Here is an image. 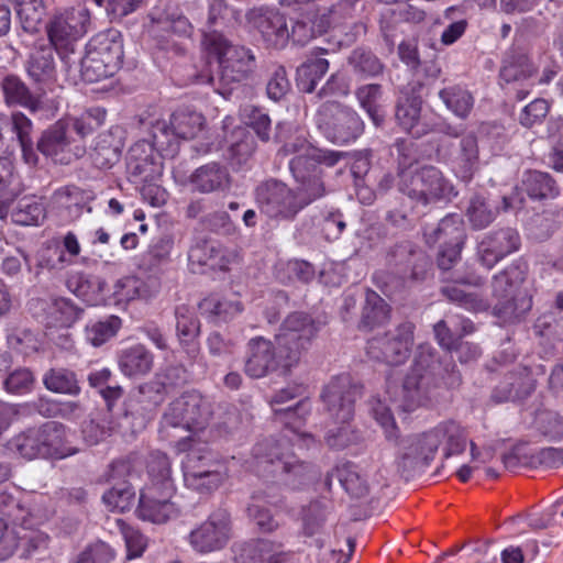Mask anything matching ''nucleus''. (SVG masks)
<instances>
[{
    "label": "nucleus",
    "mask_w": 563,
    "mask_h": 563,
    "mask_svg": "<svg viewBox=\"0 0 563 563\" xmlns=\"http://www.w3.org/2000/svg\"><path fill=\"white\" fill-rule=\"evenodd\" d=\"M231 532V515L227 509L219 508L211 512L207 520L190 531L188 542L199 553H211L227 545Z\"/></svg>",
    "instance_id": "nucleus-17"
},
{
    "label": "nucleus",
    "mask_w": 563,
    "mask_h": 563,
    "mask_svg": "<svg viewBox=\"0 0 563 563\" xmlns=\"http://www.w3.org/2000/svg\"><path fill=\"white\" fill-rule=\"evenodd\" d=\"M203 48L217 60V76L209 68L195 75L197 84H209L214 91L227 97L232 84H238L252 74L255 67V57L243 46L232 45L230 41L218 31L205 32Z\"/></svg>",
    "instance_id": "nucleus-1"
},
{
    "label": "nucleus",
    "mask_w": 563,
    "mask_h": 563,
    "mask_svg": "<svg viewBox=\"0 0 563 563\" xmlns=\"http://www.w3.org/2000/svg\"><path fill=\"white\" fill-rule=\"evenodd\" d=\"M329 27V20L324 15L316 13H306L297 19L290 33V40L297 45H306L312 38L327 32Z\"/></svg>",
    "instance_id": "nucleus-44"
},
{
    "label": "nucleus",
    "mask_w": 563,
    "mask_h": 563,
    "mask_svg": "<svg viewBox=\"0 0 563 563\" xmlns=\"http://www.w3.org/2000/svg\"><path fill=\"white\" fill-rule=\"evenodd\" d=\"M423 236L428 244L463 245L465 241L464 222L459 214H448L435 227L424 225Z\"/></svg>",
    "instance_id": "nucleus-33"
},
{
    "label": "nucleus",
    "mask_w": 563,
    "mask_h": 563,
    "mask_svg": "<svg viewBox=\"0 0 563 563\" xmlns=\"http://www.w3.org/2000/svg\"><path fill=\"white\" fill-rule=\"evenodd\" d=\"M526 278L525 269L511 264L493 277L492 289L496 298L494 314L504 322L520 320L532 307V300L520 286Z\"/></svg>",
    "instance_id": "nucleus-7"
},
{
    "label": "nucleus",
    "mask_w": 563,
    "mask_h": 563,
    "mask_svg": "<svg viewBox=\"0 0 563 563\" xmlns=\"http://www.w3.org/2000/svg\"><path fill=\"white\" fill-rule=\"evenodd\" d=\"M318 331V324L308 313L296 311L286 317L275 341L287 353L286 360L298 364Z\"/></svg>",
    "instance_id": "nucleus-13"
},
{
    "label": "nucleus",
    "mask_w": 563,
    "mask_h": 563,
    "mask_svg": "<svg viewBox=\"0 0 563 563\" xmlns=\"http://www.w3.org/2000/svg\"><path fill=\"white\" fill-rule=\"evenodd\" d=\"M143 139L134 143L126 157L128 178L133 184L148 183L159 174L154 152L157 151L154 139Z\"/></svg>",
    "instance_id": "nucleus-23"
},
{
    "label": "nucleus",
    "mask_w": 563,
    "mask_h": 563,
    "mask_svg": "<svg viewBox=\"0 0 563 563\" xmlns=\"http://www.w3.org/2000/svg\"><path fill=\"white\" fill-rule=\"evenodd\" d=\"M70 432L59 422L43 423L44 459L63 460L80 450L70 440Z\"/></svg>",
    "instance_id": "nucleus-30"
},
{
    "label": "nucleus",
    "mask_w": 563,
    "mask_h": 563,
    "mask_svg": "<svg viewBox=\"0 0 563 563\" xmlns=\"http://www.w3.org/2000/svg\"><path fill=\"white\" fill-rule=\"evenodd\" d=\"M254 198L261 213L275 221H292L302 210L296 190L271 178L260 183Z\"/></svg>",
    "instance_id": "nucleus-11"
},
{
    "label": "nucleus",
    "mask_w": 563,
    "mask_h": 563,
    "mask_svg": "<svg viewBox=\"0 0 563 563\" xmlns=\"http://www.w3.org/2000/svg\"><path fill=\"white\" fill-rule=\"evenodd\" d=\"M187 380V372L181 365H168L161 373H157L155 379L140 387L141 393L145 389H155L157 393L166 391L168 388H174L183 385Z\"/></svg>",
    "instance_id": "nucleus-57"
},
{
    "label": "nucleus",
    "mask_w": 563,
    "mask_h": 563,
    "mask_svg": "<svg viewBox=\"0 0 563 563\" xmlns=\"http://www.w3.org/2000/svg\"><path fill=\"white\" fill-rule=\"evenodd\" d=\"M347 66L360 79L376 78L383 75L385 64L380 58L366 47H356L347 56Z\"/></svg>",
    "instance_id": "nucleus-43"
},
{
    "label": "nucleus",
    "mask_w": 563,
    "mask_h": 563,
    "mask_svg": "<svg viewBox=\"0 0 563 563\" xmlns=\"http://www.w3.org/2000/svg\"><path fill=\"white\" fill-rule=\"evenodd\" d=\"M67 285L77 297L95 306L102 300L106 282L99 277L78 274L70 278Z\"/></svg>",
    "instance_id": "nucleus-47"
},
{
    "label": "nucleus",
    "mask_w": 563,
    "mask_h": 563,
    "mask_svg": "<svg viewBox=\"0 0 563 563\" xmlns=\"http://www.w3.org/2000/svg\"><path fill=\"white\" fill-rule=\"evenodd\" d=\"M31 305L41 309L42 322L49 328H67L74 324L82 314L84 309L68 298H55L49 301L33 299Z\"/></svg>",
    "instance_id": "nucleus-27"
},
{
    "label": "nucleus",
    "mask_w": 563,
    "mask_h": 563,
    "mask_svg": "<svg viewBox=\"0 0 563 563\" xmlns=\"http://www.w3.org/2000/svg\"><path fill=\"white\" fill-rule=\"evenodd\" d=\"M1 89L8 106H21L33 113L42 108L43 93L36 87L32 91L16 75L5 76Z\"/></svg>",
    "instance_id": "nucleus-32"
},
{
    "label": "nucleus",
    "mask_w": 563,
    "mask_h": 563,
    "mask_svg": "<svg viewBox=\"0 0 563 563\" xmlns=\"http://www.w3.org/2000/svg\"><path fill=\"white\" fill-rule=\"evenodd\" d=\"M244 123L250 126L262 142H269L272 121L269 115L255 106H245L242 109Z\"/></svg>",
    "instance_id": "nucleus-61"
},
{
    "label": "nucleus",
    "mask_w": 563,
    "mask_h": 563,
    "mask_svg": "<svg viewBox=\"0 0 563 563\" xmlns=\"http://www.w3.org/2000/svg\"><path fill=\"white\" fill-rule=\"evenodd\" d=\"M11 125L20 143L24 162L29 165H36L38 157L31 139L32 121L24 113L15 111L11 115Z\"/></svg>",
    "instance_id": "nucleus-48"
},
{
    "label": "nucleus",
    "mask_w": 563,
    "mask_h": 563,
    "mask_svg": "<svg viewBox=\"0 0 563 563\" xmlns=\"http://www.w3.org/2000/svg\"><path fill=\"white\" fill-rule=\"evenodd\" d=\"M121 325L122 321L118 316H108L104 319L90 322L86 325V339L91 345L101 346L115 336Z\"/></svg>",
    "instance_id": "nucleus-53"
},
{
    "label": "nucleus",
    "mask_w": 563,
    "mask_h": 563,
    "mask_svg": "<svg viewBox=\"0 0 563 563\" xmlns=\"http://www.w3.org/2000/svg\"><path fill=\"white\" fill-rule=\"evenodd\" d=\"M44 386L56 394L78 395L80 387L74 372L67 368H51L43 376Z\"/></svg>",
    "instance_id": "nucleus-51"
},
{
    "label": "nucleus",
    "mask_w": 563,
    "mask_h": 563,
    "mask_svg": "<svg viewBox=\"0 0 563 563\" xmlns=\"http://www.w3.org/2000/svg\"><path fill=\"white\" fill-rule=\"evenodd\" d=\"M214 413V402L197 390L186 391L165 409L159 433L169 441L188 439L191 432L203 430Z\"/></svg>",
    "instance_id": "nucleus-4"
},
{
    "label": "nucleus",
    "mask_w": 563,
    "mask_h": 563,
    "mask_svg": "<svg viewBox=\"0 0 563 563\" xmlns=\"http://www.w3.org/2000/svg\"><path fill=\"white\" fill-rule=\"evenodd\" d=\"M399 191L416 203L428 206L441 200H450L457 192L442 170L432 165H423L412 172L401 173Z\"/></svg>",
    "instance_id": "nucleus-10"
},
{
    "label": "nucleus",
    "mask_w": 563,
    "mask_h": 563,
    "mask_svg": "<svg viewBox=\"0 0 563 563\" xmlns=\"http://www.w3.org/2000/svg\"><path fill=\"white\" fill-rule=\"evenodd\" d=\"M286 356L276 342L263 336L253 338L246 346L244 373L251 378H262L279 369L286 373L297 365L288 362Z\"/></svg>",
    "instance_id": "nucleus-15"
},
{
    "label": "nucleus",
    "mask_w": 563,
    "mask_h": 563,
    "mask_svg": "<svg viewBox=\"0 0 563 563\" xmlns=\"http://www.w3.org/2000/svg\"><path fill=\"white\" fill-rule=\"evenodd\" d=\"M55 49L43 45L32 52L25 62V71L34 87L43 95L56 80Z\"/></svg>",
    "instance_id": "nucleus-26"
},
{
    "label": "nucleus",
    "mask_w": 563,
    "mask_h": 563,
    "mask_svg": "<svg viewBox=\"0 0 563 563\" xmlns=\"http://www.w3.org/2000/svg\"><path fill=\"white\" fill-rule=\"evenodd\" d=\"M441 365L437 352L430 345H419L413 363L400 387L388 388L391 401L402 411L412 412L438 401L441 386L438 377Z\"/></svg>",
    "instance_id": "nucleus-2"
},
{
    "label": "nucleus",
    "mask_w": 563,
    "mask_h": 563,
    "mask_svg": "<svg viewBox=\"0 0 563 563\" xmlns=\"http://www.w3.org/2000/svg\"><path fill=\"white\" fill-rule=\"evenodd\" d=\"M253 26L262 34L268 46L280 49L290 40L287 20L284 14L276 10L260 9L251 13Z\"/></svg>",
    "instance_id": "nucleus-25"
},
{
    "label": "nucleus",
    "mask_w": 563,
    "mask_h": 563,
    "mask_svg": "<svg viewBox=\"0 0 563 563\" xmlns=\"http://www.w3.org/2000/svg\"><path fill=\"white\" fill-rule=\"evenodd\" d=\"M382 93V86L378 84H366L355 90V97L360 106L377 126L384 121V114L380 112L378 104Z\"/></svg>",
    "instance_id": "nucleus-54"
},
{
    "label": "nucleus",
    "mask_w": 563,
    "mask_h": 563,
    "mask_svg": "<svg viewBox=\"0 0 563 563\" xmlns=\"http://www.w3.org/2000/svg\"><path fill=\"white\" fill-rule=\"evenodd\" d=\"M285 152L296 154L289 162L294 177L299 183L296 190L303 209L327 192L322 169L319 164L335 165L345 154L338 151L320 150L305 142L288 143Z\"/></svg>",
    "instance_id": "nucleus-3"
},
{
    "label": "nucleus",
    "mask_w": 563,
    "mask_h": 563,
    "mask_svg": "<svg viewBox=\"0 0 563 563\" xmlns=\"http://www.w3.org/2000/svg\"><path fill=\"white\" fill-rule=\"evenodd\" d=\"M36 148L43 155L57 163L69 164L86 153V147L78 143L63 119L47 128L37 141Z\"/></svg>",
    "instance_id": "nucleus-20"
},
{
    "label": "nucleus",
    "mask_w": 563,
    "mask_h": 563,
    "mask_svg": "<svg viewBox=\"0 0 563 563\" xmlns=\"http://www.w3.org/2000/svg\"><path fill=\"white\" fill-rule=\"evenodd\" d=\"M537 421L540 432L550 441L563 439V416L561 413L543 411L539 413Z\"/></svg>",
    "instance_id": "nucleus-64"
},
{
    "label": "nucleus",
    "mask_w": 563,
    "mask_h": 563,
    "mask_svg": "<svg viewBox=\"0 0 563 563\" xmlns=\"http://www.w3.org/2000/svg\"><path fill=\"white\" fill-rule=\"evenodd\" d=\"M325 53L323 48L312 49L306 62L297 68L299 86L305 92L314 91L318 81L327 74L329 62L321 57Z\"/></svg>",
    "instance_id": "nucleus-41"
},
{
    "label": "nucleus",
    "mask_w": 563,
    "mask_h": 563,
    "mask_svg": "<svg viewBox=\"0 0 563 563\" xmlns=\"http://www.w3.org/2000/svg\"><path fill=\"white\" fill-rule=\"evenodd\" d=\"M336 479L342 488L353 498H363L368 495L369 487L360 474L357 466L351 462H344L328 473L325 482L331 486Z\"/></svg>",
    "instance_id": "nucleus-38"
},
{
    "label": "nucleus",
    "mask_w": 563,
    "mask_h": 563,
    "mask_svg": "<svg viewBox=\"0 0 563 563\" xmlns=\"http://www.w3.org/2000/svg\"><path fill=\"white\" fill-rule=\"evenodd\" d=\"M311 411V405L308 399L299 400L295 406L274 408V418L276 421L284 423L287 428L297 432L301 427L306 417Z\"/></svg>",
    "instance_id": "nucleus-59"
},
{
    "label": "nucleus",
    "mask_w": 563,
    "mask_h": 563,
    "mask_svg": "<svg viewBox=\"0 0 563 563\" xmlns=\"http://www.w3.org/2000/svg\"><path fill=\"white\" fill-rule=\"evenodd\" d=\"M123 146L122 130L111 128L95 139L89 152L90 159L97 168H111L119 162Z\"/></svg>",
    "instance_id": "nucleus-28"
},
{
    "label": "nucleus",
    "mask_w": 563,
    "mask_h": 563,
    "mask_svg": "<svg viewBox=\"0 0 563 563\" xmlns=\"http://www.w3.org/2000/svg\"><path fill=\"white\" fill-rule=\"evenodd\" d=\"M388 318L389 307L386 301L375 291L367 290L358 324L360 329L372 330L385 323Z\"/></svg>",
    "instance_id": "nucleus-46"
},
{
    "label": "nucleus",
    "mask_w": 563,
    "mask_h": 563,
    "mask_svg": "<svg viewBox=\"0 0 563 563\" xmlns=\"http://www.w3.org/2000/svg\"><path fill=\"white\" fill-rule=\"evenodd\" d=\"M147 473L151 483L147 486H166V484L174 485L172 479V467L169 457L161 452H151L147 459Z\"/></svg>",
    "instance_id": "nucleus-56"
},
{
    "label": "nucleus",
    "mask_w": 563,
    "mask_h": 563,
    "mask_svg": "<svg viewBox=\"0 0 563 563\" xmlns=\"http://www.w3.org/2000/svg\"><path fill=\"white\" fill-rule=\"evenodd\" d=\"M316 122L328 140L339 144L356 140L364 126L353 109L336 101L322 103L317 111Z\"/></svg>",
    "instance_id": "nucleus-12"
},
{
    "label": "nucleus",
    "mask_w": 563,
    "mask_h": 563,
    "mask_svg": "<svg viewBox=\"0 0 563 563\" xmlns=\"http://www.w3.org/2000/svg\"><path fill=\"white\" fill-rule=\"evenodd\" d=\"M496 214V208H493L484 197L474 195L470 199L466 217L474 229L481 230L488 227Z\"/></svg>",
    "instance_id": "nucleus-58"
},
{
    "label": "nucleus",
    "mask_w": 563,
    "mask_h": 563,
    "mask_svg": "<svg viewBox=\"0 0 563 563\" xmlns=\"http://www.w3.org/2000/svg\"><path fill=\"white\" fill-rule=\"evenodd\" d=\"M227 479V473L221 463L192 451L184 464V482L186 487L201 495L217 490Z\"/></svg>",
    "instance_id": "nucleus-18"
},
{
    "label": "nucleus",
    "mask_w": 563,
    "mask_h": 563,
    "mask_svg": "<svg viewBox=\"0 0 563 563\" xmlns=\"http://www.w3.org/2000/svg\"><path fill=\"white\" fill-rule=\"evenodd\" d=\"M135 492L132 486L126 482H121L106 492L102 500L110 510L123 512L132 507Z\"/></svg>",
    "instance_id": "nucleus-62"
},
{
    "label": "nucleus",
    "mask_w": 563,
    "mask_h": 563,
    "mask_svg": "<svg viewBox=\"0 0 563 563\" xmlns=\"http://www.w3.org/2000/svg\"><path fill=\"white\" fill-rule=\"evenodd\" d=\"M520 246V236L511 228L490 232L478 243L479 262L487 268H493L505 256L516 252Z\"/></svg>",
    "instance_id": "nucleus-24"
},
{
    "label": "nucleus",
    "mask_w": 563,
    "mask_h": 563,
    "mask_svg": "<svg viewBox=\"0 0 563 563\" xmlns=\"http://www.w3.org/2000/svg\"><path fill=\"white\" fill-rule=\"evenodd\" d=\"M386 264L401 278L422 280L426 278L431 262L423 250L411 241H401L389 247Z\"/></svg>",
    "instance_id": "nucleus-21"
},
{
    "label": "nucleus",
    "mask_w": 563,
    "mask_h": 563,
    "mask_svg": "<svg viewBox=\"0 0 563 563\" xmlns=\"http://www.w3.org/2000/svg\"><path fill=\"white\" fill-rule=\"evenodd\" d=\"M106 118V111L99 108L88 110L78 118L63 119L71 135L77 134L80 139L91 134L100 126Z\"/></svg>",
    "instance_id": "nucleus-55"
},
{
    "label": "nucleus",
    "mask_w": 563,
    "mask_h": 563,
    "mask_svg": "<svg viewBox=\"0 0 563 563\" xmlns=\"http://www.w3.org/2000/svg\"><path fill=\"white\" fill-rule=\"evenodd\" d=\"M188 261L192 267L196 265L209 266L212 269H224L227 267L222 250L209 242H201L191 246L188 252Z\"/></svg>",
    "instance_id": "nucleus-49"
},
{
    "label": "nucleus",
    "mask_w": 563,
    "mask_h": 563,
    "mask_svg": "<svg viewBox=\"0 0 563 563\" xmlns=\"http://www.w3.org/2000/svg\"><path fill=\"white\" fill-rule=\"evenodd\" d=\"M520 190L533 200L543 205L560 196V187L548 173L526 170L521 177Z\"/></svg>",
    "instance_id": "nucleus-34"
},
{
    "label": "nucleus",
    "mask_w": 563,
    "mask_h": 563,
    "mask_svg": "<svg viewBox=\"0 0 563 563\" xmlns=\"http://www.w3.org/2000/svg\"><path fill=\"white\" fill-rule=\"evenodd\" d=\"M20 192L21 183L12 161L8 157H0V197L15 199Z\"/></svg>",
    "instance_id": "nucleus-63"
},
{
    "label": "nucleus",
    "mask_w": 563,
    "mask_h": 563,
    "mask_svg": "<svg viewBox=\"0 0 563 563\" xmlns=\"http://www.w3.org/2000/svg\"><path fill=\"white\" fill-rule=\"evenodd\" d=\"M443 440H445V460L465 451L464 430L459 423L446 421L428 432L412 435L407 440L401 455L402 468L411 472L429 466Z\"/></svg>",
    "instance_id": "nucleus-5"
},
{
    "label": "nucleus",
    "mask_w": 563,
    "mask_h": 563,
    "mask_svg": "<svg viewBox=\"0 0 563 563\" xmlns=\"http://www.w3.org/2000/svg\"><path fill=\"white\" fill-rule=\"evenodd\" d=\"M71 59H76L79 65V71L81 79L86 82L93 84L107 79L114 75L115 70L106 65L101 59H98L95 55L85 49V55L80 58L75 55Z\"/></svg>",
    "instance_id": "nucleus-52"
},
{
    "label": "nucleus",
    "mask_w": 563,
    "mask_h": 563,
    "mask_svg": "<svg viewBox=\"0 0 563 563\" xmlns=\"http://www.w3.org/2000/svg\"><path fill=\"white\" fill-rule=\"evenodd\" d=\"M136 126L147 132L156 145L157 152L174 155L179 140H192L203 130L205 117L192 109L180 108L174 111L169 122L161 120L154 113L144 111L135 118Z\"/></svg>",
    "instance_id": "nucleus-6"
},
{
    "label": "nucleus",
    "mask_w": 563,
    "mask_h": 563,
    "mask_svg": "<svg viewBox=\"0 0 563 563\" xmlns=\"http://www.w3.org/2000/svg\"><path fill=\"white\" fill-rule=\"evenodd\" d=\"M89 14L84 9H65L56 11L46 23V33L52 46L60 56L67 71L77 64L71 59L78 40L86 33Z\"/></svg>",
    "instance_id": "nucleus-9"
},
{
    "label": "nucleus",
    "mask_w": 563,
    "mask_h": 563,
    "mask_svg": "<svg viewBox=\"0 0 563 563\" xmlns=\"http://www.w3.org/2000/svg\"><path fill=\"white\" fill-rule=\"evenodd\" d=\"M189 183L194 190L201 194L223 191L230 187V174L224 166L212 162L197 168Z\"/></svg>",
    "instance_id": "nucleus-35"
},
{
    "label": "nucleus",
    "mask_w": 563,
    "mask_h": 563,
    "mask_svg": "<svg viewBox=\"0 0 563 563\" xmlns=\"http://www.w3.org/2000/svg\"><path fill=\"white\" fill-rule=\"evenodd\" d=\"M47 544V536L37 529L26 526V521L13 522L11 527L0 519V561L12 556L21 549V556L27 558Z\"/></svg>",
    "instance_id": "nucleus-22"
},
{
    "label": "nucleus",
    "mask_w": 563,
    "mask_h": 563,
    "mask_svg": "<svg viewBox=\"0 0 563 563\" xmlns=\"http://www.w3.org/2000/svg\"><path fill=\"white\" fill-rule=\"evenodd\" d=\"M52 199L59 209L67 212L69 220H76L84 211L91 212L92 210L89 205L91 195L74 185L57 189Z\"/></svg>",
    "instance_id": "nucleus-39"
},
{
    "label": "nucleus",
    "mask_w": 563,
    "mask_h": 563,
    "mask_svg": "<svg viewBox=\"0 0 563 563\" xmlns=\"http://www.w3.org/2000/svg\"><path fill=\"white\" fill-rule=\"evenodd\" d=\"M253 455L258 467L288 485L301 484L314 474L312 465L299 461L297 456L286 451L284 442L273 438L257 442L253 448Z\"/></svg>",
    "instance_id": "nucleus-8"
},
{
    "label": "nucleus",
    "mask_w": 563,
    "mask_h": 563,
    "mask_svg": "<svg viewBox=\"0 0 563 563\" xmlns=\"http://www.w3.org/2000/svg\"><path fill=\"white\" fill-rule=\"evenodd\" d=\"M24 32L34 34L41 30L46 15L43 0H10Z\"/></svg>",
    "instance_id": "nucleus-45"
},
{
    "label": "nucleus",
    "mask_w": 563,
    "mask_h": 563,
    "mask_svg": "<svg viewBox=\"0 0 563 563\" xmlns=\"http://www.w3.org/2000/svg\"><path fill=\"white\" fill-rule=\"evenodd\" d=\"M11 218L19 225H38L45 219V209L41 202L24 198L18 202Z\"/></svg>",
    "instance_id": "nucleus-60"
},
{
    "label": "nucleus",
    "mask_w": 563,
    "mask_h": 563,
    "mask_svg": "<svg viewBox=\"0 0 563 563\" xmlns=\"http://www.w3.org/2000/svg\"><path fill=\"white\" fill-rule=\"evenodd\" d=\"M413 330V323L402 322L394 330L372 338L367 342V355L391 366L405 363L411 353Z\"/></svg>",
    "instance_id": "nucleus-14"
},
{
    "label": "nucleus",
    "mask_w": 563,
    "mask_h": 563,
    "mask_svg": "<svg viewBox=\"0 0 563 563\" xmlns=\"http://www.w3.org/2000/svg\"><path fill=\"white\" fill-rule=\"evenodd\" d=\"M175 485L147 486L141 492L136 509L137 517L152 523H165L180 514V508L174 500Z\"/></svg>",
    "instance_id": "nucleus-19"
},
{
    "label": "nucleus",
    "mask_w": 563,
    "mask_h": 563,
    "mask_svg": "<svg viewBox=\"0 0 563 563\" xmlns=\"http://www.w3.org/2000/svg\"><path fill=\"white\" fill-rule=\"evenodd\" d=\"M43 424L18 433L8 442V449L29 461L44 459Z\"/></svg>",
    "instance_id": "nucleus-40"
},
{
    "label": "nucleus",
    "mask_w": 563,
    "mask_h": 563,
    "mask_svg": "<svg viewBox=\"0 0 563 563\" xmlns=\"http://www.w3.org/2000/svg\"><path fill=\"white\" fill-rule=\"evenodd\" d=\"M176 329L180 343L186 353L195 358L199 353V345L196 338L200 331L199 320L187 307L181 306L176 309Z\"/></svg>",
    "instance_id": "nucleus-42"
},
{
    "label": "nucleus",
    "mask_w": 563,
    "mask_h": 563,
    "mask_svg": "<svg viewBox=\"0 0 563 563\" xmlns=\"http://www.w3.org/2000/svg\"><path fill=\"white\" fill-rule=\"evenodd\" d=\"M439 97L445 107L461 119L467 118L474 106L473 96L460 86L441 89Z\"/></svg>",
    "instance_id": "nucleus-50"
},
{
    "label": "nucleus",
    "mask_w": 563,
    "mask_h": 563,
    "mask_svg": "<svg viewBox=\"0 0 563 563\" xmlns=\"http://www.w3.org/2000/svg\"><path fill=\"white\" fill-rule=\"evenodd\" d=\"M479 148L477 137L467 134L461 139L456 155L452 159L453 172L463 181H471L478 169Z\"/></svg>",
    "instance_id": "nucleus-36"
},
{
    "label": "nucleus",
    "mask_w": 563,
    "mask_h": 563,
    "mask_svg": "<svg viewBox=\"0 0 563 563\" xmlns=\"http://www.w3.org/2000/svg\"><path fill=\"white\" fill-rule=\"evenodd\" d=\"M275 490V488H269V490L253 493L251 503L246 507L247 517L264 533L273 532L279 527V523L266 508V505L278 506L282 503L280 496Z\"/></svg>",
    "instance_id": "nucleus-31"
},
{
    "label": "nucleus",
    "mask_w": 563,
    "mask_h": 563,
    "mask_svg": "<svg viewBox=\"0 0 563 563\" xmlns=\"http://www.w3.org/2000/svg\"><path fill=\"white\" fill-rule=\"evenodd\" d=\"M118 364L125 376L140 377L152 371L154 356L144 345L135 344L119 353Z\"/></svg>",
    "instance_id": "nucleus-37"
},
{
    "label": "nucleus",
    "mask_w": 563,
    "mask_h": 563,
    "mask_svg": "<svg viewBox=\"0 0 563 563\" xmlns=\"http://www.w3.org/2000/svg\"><path fill=\"white\" fill-rule=\"evenodd\" d=\"M86 49L115 71L122 65L123 42L121 33L117 30H108L95 35L87 43Z\"/></svg>",
    "instance_id": "nucleus-29"
},
{
    "label": "nucleus",
    "mask_w": 563,
    "mask_h": 563,
    "mask_svg": "<svg viewBox=\"0 0 563 563\" xmlns=\"http://www.w3.org/2000/svg\"><path fill=\"white\" fill-rule=\"evenodd\" d=\"M361 395L362 386L354 383L349 375H339L323 387L320 398L334 421L350 422Z\"/></svg>",
    "instance_id": "nucleus-16"
}]
</instances>
